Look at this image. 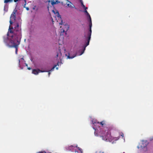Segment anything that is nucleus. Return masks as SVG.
Instances as JSON below:
<instances>
[{
  "label": "nucleus",
  "instance_id": "nucleus-21",
  "mask_svg": "<svg viewBox=\"0 0 153 153\" xmlns=\"http://www.w3.org/2000/svg\"><path fill=\"white\" fill-rule=\"evenodd\" d=\"M46 153V152H39V153Z\"/></svg>",
  "mask_w": 153,
  "mask_h": 153
},
{
  "label": "nucleus",
  "instance_id": "nucleus-33",
  "mask_svg": "<svg viewBox=\"0 0 153 153\" xmlns=\"http://www.w3.org/2000/svg\"><path fill=\"white\" fill-rule=\"evenodd\" d=\"M102 153H104L103 152H102Z\"/></svg>",
  "mask_w": 153,
  "mask_h": 153
},
{
  "label": "nucleus",
  "instance_id": "nucleus-3",
  "mask_svg": "<svg viewBox=\"0 0 153 153\" xmlns=\"http://www.w3.org/2000/svg\"><path fill=\"white\" fill-rule=\"evenodd\" d=\"M92 22H89V31L88 32V34H87V37L86 39V40L87 41V42L85 44V47H84V50L83 51L82 53L80 54V55H81L82 54L84 51V50L85 49V47L87 46L89 44V41L91 39V27H92Z\"/></svg>",
  "mask_w": 153,
  "mask_h": 153
},
{
  "label": "nucleus",
  "instance_id": "nucleus-2",
  "mask_svg": "<svg viewBox=\"0 0 153 153\" xmlns=\"http://www.w3.org/2000/svg\"><path fill=\"white\" fill-rule=\"evenodd\" d=\"M100 136L102 137V140H104L110 141L111 139V137L108 130H105V131H101Z\"/></svg>",
  "mask_w": 153,
  "mask_h": 153
},
{
  "label": "nucleus",
  "instance_id": "nucleus-4",
  "mask_svg": "<svg viewBox=\"0 0 153 153\" xmlns=\"http://www.w3.org/2000/svg\"><path fill=\"white\" fill-rule=\"evenodd\" d=\"M69 28V27L67 24H65L63 26V27L61 30V33H63L66 32Z\"/></svg>",
  "mask_w": 153,
  "mask_h": 153
},
{
  "label": "nucleus",
  "instance_id": "nucleus-14",
  "mask_svg": "<svg viewBox=\"0 0 153 153\" xmlns=\"http://www.w3.org/2000/svg\"><path fill=\"white\" fill-rule=\"evenodd\" d=\"M86 14H87V16L89 17V22H91V16H90L89 14V13L88 12H87V13H86Z\"/></svg>",
  "mask_w": 153,
  "mask_h": 153
},
{
  "label": "nucleus",
  "instance_id": "nucleus-11",
  "mask_svg": "<svg viewBox=\"0 0 153 153\" xmlns=\"http://www.w3.org/2000/svg\"><path fill=\"white\" fill-rule=\"evenodd\" d=\"M8 10V7L7 5H5L4 7V10L5 12H7Z\"/></svg>",
  "mask_w": 153,
  "mask_h": 153
},
{
  "label": "nucleus",
  "instance_id": "nucleus-23",
  "mask_svg": "<svg viewBox=\"0 0 153 153\" xmlns=\"http://www.w3.org/2000/svg\"><path fill=\"white\" fill-rule=\"evenodd\" d=\"M19 0H14V1L15 2H17Z\"/></svg>",
  "mask_w": 153,
  "mask_h": 153
},
{
  "label": "nucleus",
  "instance_id": "nucleus-8",
  "mask_svg": "<svg viewBox=\"0 0 153 153\" xmlns=\"http://www.w3.org/2000/svg\"><path fill=\"white\" fill-rule=\"evenodd\" d=\"M56 15V16H57V18H58V19L60 20V21H61V22L59 23V25H62V21L61 19L60 15L59 14L58 12H57Z\"/></svg>",
  "mask_w": 153,
  "mask_h": 153
},
{
  "label": "nucleus",
  "instance_id": "nucleus-17",
  "mask_svg": "<svg viewBox=\"0 0 153 153\" xmlns=\"http://www.w3.org/2000/svg\"><path fill=\"white\" fill-rule=\"evenodd\" d=\"M81 5H82V7H83L84 8V9H85V8H87V7H86L84 5V4H83V2H81Z\"/></svg>",
  "mask_w": 153,
  "mask_h": 153
},
{
  "label": "nucleus",
  "instance_id": "nucleus-24",
  "mask_svg": "<svg viewBox=\"0 0 153 153\" xmlns=\"http://www.w3.org/2000/svg\"><path fill=\"white\" fill-rule=\"evenodd\" d=\"M20 59H19V64H20Z\"/></svg>",
  "mask_w": 153,
  "mask_h": 153
},
{
  "label": "nucleus",
  "instance_id": "nucleus-9",
  "mask_svg": "<svg viewBox=\"0 0 153 153\" xmlns=\"http://www.w3.org/2000/svg\"><path fill=\"white\" fill-rule=\"evenodd\" d=\"M49 1L51 2L52 5L58 4L59 2L58 0H49Z\"/></svg>",
  "mask_w": 153,
  "mask_h": 153
},
{
  "label": "nucleus",
  "instance_id": "nucleus-25",
  "mask_svg": "<svg viewBox=\"0 0 153 153\" xmlns=\"http://www.w3.org/2000/svg\"><path fill=\"white\" fill-rule=\"evenodd\" d=\"M48 74L49 76L50 74H51L50 72H49Z\"/></svg>",
  "mask_w": 153,
  "mask_h": 153
},
{
  "label": "nucleus",
  "instance_id": "nucleus-34",
  "mask_svg": "<svg viewBox=\"0 0 153 153\" xmlns=\"http://www.w3.org/2000/svg\"><path fill=\"white\" fill-rule=\"evenodd\" d=\"M26 0H25V1Z\"/></svg>",
  "mask_w": 153,
  "mask_h": 153
},
{
  "label": "nucleus",
  "instance_id": "nucleus-18",
  "mask_svg": "<svg viewBox=\"0 0 153 153\" xmlns=\"http://www.w3.org/2000/svg\"><path fill=\"white\" fill-rule=\"evenodd\" d=\"M120 136L122 137H124V134L123 133H121L120 134Z\"/></svg>",
  "mask_w": 153,
  "mask_h": 153
},
{
  "label": "nucleus",
  "instance_id": "nucleus-32",
  "mask_svg": "<svg viewBox=\"0 0 153 153\" xmlns=\"http://www.w3.org/2000/svg\"><path fill=\"white\" fill-rule=\"evenodd\" d=\"M62 26H61V27H60V28H62Z\"/></svg>",
  "mask_w": 153,
  "mask_h": 153
},
{
  "label": "nucleus",
  "instance_id": "nucleus-15",
  "mask_svg": "<svg viewBox=\"0 0 153 153\" xmlns=\"http://www.w3.org/2000/svg\"><path fill=\"white\" fill-rule=\"evenodd\" d=\"M57 65H54L53 67L51 69L50 71H52L56 67Z\"/></svg>",
  "mask_w": 153,
  "mask_h": 153
},
{
  "label": "nucleus",
  "instance_id": "nucleus-10",
  "mask_svg": "<svg viewBox=\"0 0 153 153\" xmlns=\"http://www.w3.org/2000/svg\"><path fill=\"white\" fill-rule=\"evenodd\" d=\"M76 56V54H75V55H74L73 56H70V54H69L68 56V59H73Z\"/></svg>",
  "mask_w": 153,
  "mask_h": 153
},
{
  "label": "nucleus",
  "instance_id": "nucleus-27",
  "mask_svg": "<svg viewBox=\"0 0 153 153\" xmlns=\"http://www.w3.org/2000/svg\"><path fill=\"white\" fill-rule=\"evenodd\" d=\"M58 64H59V62H58L57 63V65H59Z\"/></svg>",
  "mask_w": 153,
  "mask_h": 153
},
{
  "label": "nucleus",
  "instance_id": "nucleus-5",
  "mask_svg": "<svg viewBox=\"0 0 153 153\" xmlns=\"http://www.w3.org/2000/svg\"><path fill=\"white\" fill-rule=\"evenodd\" d=\"M48 72L46 71H41L39 69H33L32 70V73L34 74H38L39 72Z\"/></svg>",
  "mask_w": 153,
  "mask_h": 153
},
{
  "label": "nucleus",
  "instance_id": "nucleus-1",
  "mask_svg": "<svg viewBox=\"0 0 153 153\" xmlns=\"http://www.w3.org/2000/svg\"><path fill=\"white\" fill-rule=\"evenodd\" d=\"M7 35L8 36H4L3 40L6 45L9 48H15L16 49L15 53L17 54L18 45L20 44L19 38L21 37V29L20 28L18 24L14 29L10 26Z\"/></svg>",
  "mask_w": 153,
  "mask_h": 153
},
{
  "label": "nucleus",
  "instance_id": "nucleus-16",
  "mask_svg": "<svg viewBox=\"0 0 153 153\" xmlns=\"http://www.w3.org/2000/svg\"><path fill=\"white\" fill-rule=\"evenodd\" d=\"M78 149L80 151V152H79V153H82V149L79 147H78Z\"/></svg>",
  "mask_w": 153,
  "mask_h": 153
},
{
  "label": "nucleus",
  "instance_id": "nucleus-30",
  "mask_svg": "<svg viewBox=\"0 0 153 153\" xmlns=\"http://www.w3.org/2000/svg\"><path fill=\"white\" fill-rule=\"evenodd\" d=\"M73 147V146H70V147Z\"/></svg>",
  "mask_w": 153,
  "mask_h": 153
},
{
  "label": "nucleus",
  "instance_id": "nucleus-12",
  "mask_svg": "<svg viewBox=\"0 0 153 153\" xmlns=\"http://www.w3.org/2000/svg\"><path fill=\"white\" fill-rule=\"evenodd\" d=\"M97 123L100 124L102 126H103V125H104L105 124V121H102L101 122H98Z\"/></svg>",
  "mask_w": 153,
  "mask_h": 153
},
{
  "label": "nucleus",
  "instance_id": "nucleus-6",
  "mask_svg": "<svg viewBox=\"0 0 153 153\" xmlns=\"http://www.w3.org/2000/svg\"><path fill=\"white\" fill-rule=\"evenodd\" d=\"M16 12H14V11L13 12L10 16V19L13 20L14 21L16 20Z\"/></svg>",
  "mask_w": 153,
  "mask_h": 153
},
{
  "label": "nucleus",
  "instance_id": "nucleus-26",
  "mask_svg": "<svg viewBox=\"0 0 153 153\" xmlns=\"http://www.w3.org/2000/svg\"><path fill=\"white\" fill-rule=\"evenodd\" d=\"M26 9H27V10H28L29 9L27 7V8Z\"/></svg>",
  "mask_w": 153,
  "mask_h": 153
},
{
  "label": "nucleus",
  "instance_id": "nucleus-13",
  "mask_svg": "<svg viewBox=\"0 0 153 153\" xmlns=\"http://www.w3.org/2000/svg\"><path fill=\"white\" fill-rule=\"evenodd\" d=\"M13 1V0H4V3H7L9 2H11Z\"/></svg>",
  "mask_w": 153,
  "mask_h": 153
},
{
  "label": "nucleus",
  "instance_id": "nucleus-7",
  "mask_svg": "<svg viewBox=\"0 0 153 153\" xmlns=\"http://www.w3.org/2000/svg\"><path fill=\"white\" fill-rule=\"evenodd\" d=\"M66 4L68 7L71 8H75L74 6V5L71 2L68 1H67Z\"/></svg>",
  "mask_w": 153,
  "mask_h": 153
},
{
  "label": "nucleus",
  "instance_id": "nucleus-31",
  "mask_svg": "<svg viewBox=\"0 0 153 153\" xmlns=\"http://www.w3.org/2000/svg\"><path fill=\"white\" fill-rule=\"evenodd\" d=\"M58 56V54H57V56Z\"/></svg>",
  "mask_w": 153,
  "mask_h": 153
},
{
  "label": "nucleus",
  "instance_id": "nucleus-22",
  "mask_svg": "<svg viewBox=\"0 0 153 153\" xmlns=\"http://www.w3.org/2000/svg\"><path fill=\"white\" fill-rule=\"evenodd\" d=\"M27 69L29 70H30L31 69V68H30V67H28L27 68Z\"/></svg>",
  "mask_w": 153,
  "mask_h": 153
},
{
  "label": "nucleus",
  "instance_id": "nucleus-20",
  "mask_svg": "<svg viewBox=\"0 0 153 153\" xmlns=\"http://www.w3.org/2000/svg\"><path fill=\"white\" fill-rule=\"evenodd\" d=\"M10 25H12L13 24V22L11 21V19H10Z\"/></svg>",
  "mask_w": 153,
  "mask_h": 153
},
{
  "label": "nucleus",
  "instance_id": "nucleus-29",
  "mask_svg": "<svg viewBox=\"0 0 153 153\" xmlns=\"http://www.w3.org/2000/svg\"><path fill=\"white\" fill-rule=\"evenodd\" d=\"M56 69L57 70H58V67L56 68Z\"/></svg>",
  "mask_w": 153,
  "mask_h": 153
},
{
  "label": "nucleus",
  "instance_id": "nucleus-28",
  "mask_svg": "<svg viewBox=\"0 0 153 153\" xmlns=\"http://www.w3.org/2000/svg\"><path fill=\"white\" fill-rule=\"evenodd\" d=\"M26 66H27V64H26Z\"/></svg>",
  "mask_w": 153,
  "mask_h": 153
},
{
  "label": "nucleus",
  "instance_id": "nucleus-19",
  "mask_svg": "<svg viewBox=\"0 0 153 153\" xmlns=\"http://www.w3.org/2000/svg\"><path fill=\"white\" fill-rule=\"evenodd\" d=\"M87 9V8H85V9H85L84 12L86 13H87V12H88L86 10Z\"/></svg>",
  "mask_w": 153,
  "mask_h": 153
}]
</instances>
